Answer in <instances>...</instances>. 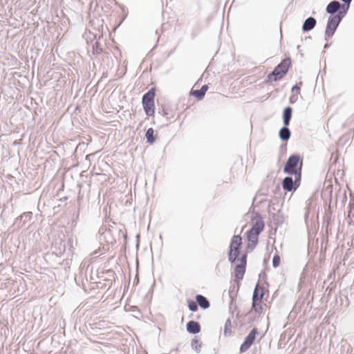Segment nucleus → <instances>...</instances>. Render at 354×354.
<instances>
[{
  "instance_id": "bb28decb",
  "label": "nucleus",
  "mask_w": 354,
  "mask_h": 354,
  "mask_svg": "<svg viewBox=\"0 0 354 354\" xmlns=\"http://www.w3.org/2000/svg\"><path fill=\"white\" fill-rule=\"evenodd\" d=\"M190 94L196 97L198 100H201L205 96L204 93L201 89L192 90Z\"/></svg>"
},
{
  "instance_id": "7c9ffc66",
  "label": "nucleus",
  "mask_w": 354,
  "mask_h": 354,
  "mask_svg": "<svg viewBox=\"0 0 354 354\" xmlns=\"http://www.w3.org/2000/svg\"><path fill=\"white\" fill-rule=\"evenodd\" d=\"M236 295V293L234 292V290H231V289L229 290V297L230 298V308H231V306L233 304Z\"/></svg>"
},
{
  "instance_id": "9d476101",
  "label": "nucleus",
  "mask_w": 354,
  "mask_h": 354,
  "mask_svg": "<svg viewBox=\"0 0 354 354\" xmlns=\"http://www.w3.org/2000/svg\"><path fill=\"white\" fill-rule=\"evenodd\" d=\"M100 241H104L108 245H114L116 243V240L113 236V232L110 229H105L100 234Z\"/></svg>"
},
{
  "instance_id": "603ef678",
  "label": "nucleus",
  "mask_w": 354,
  "mask_h": 354,
  "mask_svg": "<svg viewBox=\"0 0 354 354\" xmlns=\"http://www.w3.org/2000/svg\"><path fill=\"white\" fill-rule=\"evenodd\" d=\"M328 47H329V44H325V46H324V48H328Z\"/></svg>"
},
{
  "instance_id": "9b49d317",
  "label": "nucleus",
  "mask_w": 354,
  "mask_h": 354,
  "mask_svg": "<svg viewBox=\"0 0 354 354\" xmlns=\"http://www.w3.org/2000/svg\"><path fill=\"white\" fill-rule=\"evenodd\" d=\"M186 330L189 334L196 335L201 332V326L199 322L191 320L187 323Z\"/></svg>"
},
{
  "instance_id": "e433bc0d",
  "label": "nucleus",
  "mask_w": 354,
  "mask_h": 354,
  "mask_svg": "<svg viewBox=\"0 0 354 354\" xmlns=\"http://www.w3.org/2000/svg\"><path fill=\"white\" fill-rule=\"evenodd\" d=\"M157 114L160 115L161 116H167L168 113L164 109H162L161 111H158Z\"/></svg>"
},
{
  "instance_id": "f8f14e48",
  "label": "nucleus",
  "mask_w": 354,
  "mask_h": 354,
  "mask_svg": "<svg viewBox=\"0 0 354 354\" xmlns=\"http://www.w3.org/2000/svg\"><path fill=\"white\" fill-rule=\"evenodd\" d=\"M32 216L31 212H26L23 213L20 216L15 218V224L18 225V227H22L28 221H29Z\"/></svg>"
},
{
  "instance_id": "4c0bfd02",
  "label": "nucleus",
  "mask_w": 354,
  "mask_h": 354,
  "mask_svg": "<svg viewBox=\"0 0 354 354\" xmlns=\"http://www.w3.org/2000/svg\"><path fill=\"white\" fill-rule=\"evenodd\" d=\"M96 283V286L98 288H104V282L101 281H97V282H95Z\"/></svg>"
},
{
  "instance_id": "f3484780",
  "label": "nucleus",
  "mask_w": 354,
  "mask_h": 354,
  "mask_svg": "<svg viewBox=\"0 0 354 354\" xmlns=\"http://www.w3.org/2000/svg\"><path fill=\"white\" fill-rule=\"evenodd\" d=\"M13 213V205L11 201H8L6 204L3 205V209L1 210V218L3 220L7 219Z\"/></svg>"
},
{
  "instance_id": "c756f323",
  "label": "nucleus",
  "mask_w": 354,
  "mask_h": 354,
  "mask_svg": "<svg viewBox=\"0 0 354 354\" xmlns=\"http://www.w3.org/2000/svg\"><path fill=\"white\" fill-rule=\"evenodd\" d=\"M281 262V259L279 254H276L274 255L272 259V266L274 268H277L279 266Z\"/></svg>"
},
{
  "instance_id": "a19ab883",
  "label": "nucleus",
  "mask_w": 354,
  "mask_h": 354,
  "mask_svg": "<svg viewBox=\"0 0 354 354\" xmlns=\"http://www.w3.org/2000/svg\"><path fill=\"white\" fill-rule=\"evenodd\" d=\"M281 151H286L287 149V145L286 144H282L280 147Z\"/></svg>"
},
{
  "instance_id": "6e6552de",
  "label": "nucleus",
  "mask_w": 354,
  "mask_h": 354,
  "mask_svg": "<svg viewBox=\"0 0 354 354\" xmlns=\"http://www.w3.org/2000/svg\"><path fill=\"white\" fill-rule=\"evenodd\" d=\"M258 334L259 330L256 327L253 328L250 331L240 346L239 351L241 353L246 352L251 347V346L254 343L256 337Z\"/></svg>"
},
{
  "instance_id": "dca6fc26",
  "label": "nucleus",
  "mask_w": 354,
  "mask_h": 354,
  "mask_svg": "<svg viewBox=\"0 0 354 354\" xmlns=\"http://www.w3.org/2000/svg\"><path fill=\"white\" fill-rule=\"evenodd\" d=\"M317 21L313 17H308L304 22L302 30L304 32H308L313 30L316 26Z\"/></svg>"
},
{
  "instance_id": "4468645a",
  "label": "nucleus",
  "mask_w": 354,
  "mask_h": 354,
  "mask_svg": "<svg viewBox=\"0 0 354 354\" xmlns=\"http://www.w3.org/2000/svg\"><path fill=\"white\" fill-rule=\"evenodd\" d=\"M264 295L265 291L263 288L257 283L253 291L252 301H261Z\"/></svg>"
},
{
  "instance_id": "f704fd0d",
  "label": "nucleus",
  "mask_w": 354,
  "mask_h": 354,
  "mask_svg": "<svg viewBox=\"0 0 354 354\" xmlns=\"http://www.w3.org/2000/svg\"><path fill=\"white\" fill-rule=\"evenodd\" d=\"M37 139V137L35 136V134H29V136H28V140H29V142H32V145H35V142Z\"/></svg>"
},
{
  "instance_id": "37998d69",
  "label": "nucleus",
  "mask_w": 354,
  "mask_h": 354,
  "mask_svg": "<svg viewBox=\"0 0 354 354\" xmlns=\"http://www.w3.org/2000/svg\"><path fill=\"white\" fill-rule=\"evenodd\" d=\"M98 44H99L98 42H95V44L93 45V48L95 47V46L96 47L95 50H96L97 53H99L100 51L101 50V49L100 50H98Z\"/></svg>"
},
{
  "instance_id": "de8ad7c7",
  "label": "nucleus",
  "mask_w": 354,
  "mask_h": 354,
  "mask_svg": "<svg viewBox=\"0 0 354 354\" xmlns=\"http://www.w3.org/2000/svg\"><path fill=\"white\" fill-rule=\"evenodd\" d=\"M65 254H66L67 258H68L69 256H71V254H68V247H66V253H65Z\"/></svg>"
},
{
  "instance_id": "2eb2a0df",
  "label": "nucleus",
  "mask_w": 354,
  "mask_h": 354,
  "mask_svg": "<svg viewBox=\"0 0 354 354\" xmlns=\"http://www.w3.org/2000/svg\"><path fill=\"white\" fill-rule=\"evenodd\" d=\"M102 274H106V277L105 278H103V276H100L97 274V277L99 279H102V280L103 281L109 282V284H107L108 289L110 288V287L112 285L113 281H115V272L111 269H109V270H106L105 272H102Z\"/></svg>"
},
{
  "instance_id": "473e14b6",
  "label": "nucleus",
  "mask_w": 354,
  "mask_h": 354,
  "mask_svg": "<svg viewBox=\"0 0 354 354\" xmlns=\"http://www.w3.org/2000/svg\"><path fill=\"white\" fill-rule=\"evenodd\" d=\"M300 88L297 84H295L292 88V94H295L297 95V94L299 93Z\"/></svg>"
},
{
  "instance_id": "b1692460",
  "label": "nucleus",
  "mask_w": 354,
  "mask_h": 354,
  "mask_svg": "<svg viewBox=\"0 0 354 354\" xmlns=\"http://www.w3.org/2000/svg\"><path fill=\"white\" fill-rule=\"evenodd\" d=\"M232 333V322L231 319L228 318L224 326L223 334L225 336L227 337Z\"/></svg>"
},
{
  "instance_id": "6e6d98bb",
  "label": "nucleus",
  "mask_w": 354,
  "mask_h": 354,
  "mask_svg": "<svg viewBox=\"0 0 354 354\" xmlns=\"http://www.w3.org/2000/svg\"><path fill=\"white\" fill-rule=\"evenodd\" d=\"M1 289H3V283H2L1 284Z\"/></svg>"
},
{
  "instance_id": "a211bd4d",
  "label": "nucleus",
  "mask_w": 354,
  "mask_h": 354,
  "mask_svg": "<svg viewBox=\"0 0 354 354\" xmlns=\"http://www.w3.org/2000/svg\"><path fill=\"white\" fill-rule=\"evenodd\" d=\"M195 299L197 301L198 305L201 308L206 310L209 308L210 303L208 299L203 295H196Z\"/></svg>"
},
{
  "instance_id": "72a5a7b5",
  "label": "nucleus",
  "mask_w": 354,
  "mask_h": 354,
  "mask_svg": "<svg viewBox=\"0 0 354 354\" xmlns=\"http://www.w3.org/2000/svg\"><path fill=\"white\" fill-rule=\"evenodd\" d=\"M246 317H248V319L250 323L253 322L255 320V317L252 316V313L251 311L246 314Z\"/></svg>"
},
{
  "instance_id": "4be33fe9",
  "label": "nucleus",
  "mask_w": 354,
  "mask_h": 354,
  "mask_svg": "<svg viewBox=\"0 0 354 354\" xmlns=\"http://www.w3.org/2000/svg\"><path fill=\"white\" fill-rule=\"evenodd\" d=\"M281 212V210L279 209L278 211L277 214H272V218L274 224H275L277 226L281 225L283 223V217L279 214Z\"/></svg>"
},
{
  "instance_id": "f03ea898",
  "label": "nucleus",
  "mask_w": 354,
  "mask_h": 354,
  "mask_svg": "<svg viewBox=\"0 0 354 354\" xmlns=\"http://www.w3.org/2000/svg\"><path fill=\"white\" fill-rule=\"evenodd\" d=\"M303 167V158L297 153L292 154L286 160L283 171L288 175H301Z\"/></svg>"
},
{
  "instance_id": "2f4dec72",
  "label": "nucleus",
  "mask_w": 354,
  "mask_h": 354,
  "mask_svg": "<svg viewBox=\"0 0 354 354\" xmlns=\"http://www.w3.org/2000/svg\"><path fill=\"white\" fill-rule=\"evenodd\" d=\"M291 135L292 134H279L280 139L283 142L288 141L290 139Z\"/></svg>"
},
{
  "instance_id": "6ab92c4d",
  "label": "nucleus",
  "mask_w": 354,
  "mask_h": 354,
  "mask_svg": "<svg viewBox=\"0 0 354 354\" xmlns=\"http://www.w3.org/2000/svg\"><path fill=\"white\" fill-rule=\"evenodd\" d=\"M191 347L197 353H199L201 352V349L202 347V342H201L200 338L198 336H195L192 339Z\"/></svg>"
},
{
  "instance_id": "58836bf2",
  "label": "nucleus",
  "mask_w": 354,
  "mask_h": 354,
  "mask_svg": "<svg viewBox=\"0 0 354 354\" xmlns=\"http://www.w3.org/2000/svg\"><path fill=\"white\" fill-rule=\"evenodd\" d=\"M297 100V95L295 94H292L290 97V101L291 103L295 102Z\"/></svg>"
},
{
  "instance_id": "20e7f679",
  "label": "nucleus",
  "mask_w": 354,
  "mask_h": 354,
  "mask_svg": "<svg viewBox=\"0 0 354 354\" xmlns=\"http://www.w3.org/2000/svg\"><path fill=\"white\" fill-rule=\"evenodd\" d=\"M290 59L286 58L279 64L267 77V82H277L287 73L290 65Z\"/></svg>"
},
{
  "instance_id": "412c9836",
  "label": "nucleus",
  "mask_w": 354,
  "mask_h": 354,
  "mask_svg": "<svg viewBox=\"0 0 354 354\" xmlns=\"http://www.w3.org/2000/svg\"><path fill=\"white\" fill-rule=\"evenodd\" d=\"M246 236L248 241V243L247 245V250L248 252H252L258 244V238L254 237V239H252V237L250 238V236Z\"/></svg>"
},
{
  "instance_id": "3c124183",
  "label": "nucleus",
  "mask_w": 354,
  "mask_h": 354,
  "mask_svg": "<svg viewBox=\"0 0 354 354\" xmlns=\"http://www.w3.org/2000/svg\"><path fill=\"white\" fill-rule=\"evenodd\" d=\"M279 189H280V187H279V185H277V186L276 187V191H278V190H279Z\"/></svg>"
},
{
  "instance_id": "8fccbe9b",
  "label": "nucleus",
  "mask_w": 354,
  "mask_h": 354,
  "mask_svg": "<svg viewBox=\"0 0 354 354\" xmlns=\"http://www.w3.org/2000/svg\"><path fill=\"white\" fill-rule=\"evenodd\" d=\"M92 155H93V154L87 155V156H86V160H88V159H89V157H90V156H91Z\"/></svg>"
},
{
  "instance_id": "aec40b11",
  "label": "nucleus",
  "mask_w": 354,
  "mask_h": 354,
  "mask_svg": "<svg viewBox=\"0 0 354 354\" xmlns=\"http://www.w3.org/2000/svg\"><path fill=\"white\" fill-rule=\"evenodd\" d=\"M292 108L290 106H288L284 109L283 113V123L286 126L289 124L290 120L291 119L292 116Z\"/></svg>"
},
{
  "instance_id": "0eeeda50",
  "label": "nucleus",
  "mask_w": 354,
  "mask_h": 354,
  "mask_svg": "<svg viewBox=\"0 0 354 354\" xmlns=\"http://www.w3.org/2000/svg\"><path fill=\"white\" fill-rule=\"evenodd\" d=\"M295 179L290 176H286L282 182L281 186L283 190L286 192H295L297 189L301 184V175H293Z\"/></svg>"
},
{
  "instance_id": "ea45409f",
  "label": "nucleus",
  "mask_w": 354,
  "mask_h": 354,
  "mask_svg": "<svg viewBox=\"0 0 354 354\" xmlns=\"http://www.w3.org/2000/svg\"><path fill=\"white\" fill-rule=\"evenodd\" d=\"M208 89V86L207 85H203L202 86V87L201 88V90L204 93V94L205 95V93L206 91H207Z\"/></svg>"
},
{
  "instance_id": "f257e3e1",
  "label": "nucleus",
  "mask_w": 354,
  "mask_h": 354,
  "mask_svg": "<svg viewBox=\"0 0 354 354\" xmlns=\"http://www.w3.org/2000/svg\"><path fill=\"white\" fill-rule=\"evenodd\" d=\"M242 238L240 235H234L230 241L227 258L232 264L239 261L234 269V277L236 282L243 279L247 267V252L241 253Z\"/></svg>"
},
{
  "instance_id": "864d4df0",
  "label": "nucleus",
  "mask_w": 354,
  "mask_h": 354,
  "mask_svg": "<svg viewBox=\"0 0 354 354\" xmlns=\"http://www.w3.org/2000/svg\"><path fill=\"white\" fill-rule=\"evenodd\" d=\"M79 214H80V209H78L77 212V218H78Z\"/></svg>"
},
{
  "instance_id": "cd10ccee",
  "label": "nucleus",
  "mask_w": 354,
  "mask_h": 354,
  "mask_svg": "<svg viewBox=\"0 0 354 354\" xmlns=\"http://www.w3.org/2000/svg\"><path fill=\"white\" fill-rule=\"evenodd\" d=\"M348 8L349 7H348V5H346V8H344H344H341V9L338 11L337 14L335 15L334 16L335 17H338L339 18L340 21H342V19L344 18V17L347 13Z\"/></svg>"
},
{
  "instance_id": "49530a36",
  "label": "nucleus",
  "mask_w": 354,
  "mask_h": 354,
  "mask_svg": "<svg viewBox=\"0 0 354 354\" xmlns=\"http://www.w3.org/2000/svg\"><path fill=\"white\" fill-rule=\"evenodd\" d=\"M308 216V209L306 208V211L305 213V218L306 219Z\"/></svg>"
},
{
  "instance_id": "393cba45",
  "label": "nucleus",
  "mask_w": 354,
  "mask_h": 354,
  "mask_svg": "<svg viewBox=\"0 0 354 354\" xmlns=\"http://www.w3.org/2000/svg\"><path fill=\"white\" fill-rule=\"evenodd\" d=\"M252 308L256 313L261 314L263 310L261 301H252Z\"/></svg>"
},
{
  "instance_id": "423d86ee",
  "label": "nucleus",
  "mask_w": 354,
  "mask_h": 354,
  "mask_svg": "<svg viewBox=\"0 0 354 354\" xmlns=\"http://www.w3.org/2000/svg\"><path fill=\"white\" fill-rule=\"evenodd\" d=\"M156 92L154 88H151L142 96V103L144 110L148 116L154 114V97Z\"/></svg>"
},
{
  "instance_id": "5701e85b",
  "label": "nucleus",
  "mask_w": 354,
  "mask_h": 354,
  "mask_svg": "<svg viewBox=\"0 0 354 354\" xmlns=\"http://www.w3.org/2000/svg\"><path fill=\"white\" fill-rule=\"evenodd\" d=\"M349 134H343L342 136L339 138L337 141L336 142L337 145L339 147H344L349 142Z\"/></svg>"
},
{
  "instance_id": "a18cd8bd",
  "label": "nucleus",
  "mask_w": 354,
  "mask_h": 354,
  "mask_svg": "<svg viewBox=\"0 0 354 354\" xmlns=\"http://www.w3.org/2000/svg\"><path fill=\"white\" fill-rule=\"evenodd\" d=\"M146 133H153V129L152 128H149L147 130Z\"/></svg>"
},
{
  "instance_id": "ddd939ff",
  "label": "nucleus",
  "mask_w": 354,
  "mask_h": 354,
  "mask_svg": "<svg viewBox=\"0 0 354 354\" xmlns=\"http://www.w3.org/2000/svg\"><path fill=\"white\" fill-rule=\"evenodd\" d=\"M341 8H344V5H342L339 1L335 0L330 1L327 5L326 11L327 13L333 16L341 9Z\"/></svg>"
},
{
  "instance_id": "1a4fd4ad",
  "label": "nucleus",
  "mask_w": 354,
  "mask_h": 354,
  "mask_svg": "<svg viewBox=\"0 0 354 354\" xmlns=\"http://www.w3.org/2000/svg\"><path fill=\"white\" fill-rule=\"evenodd\" d=\"M341 21L338 17L330 16L326 24L325 30V39L327 40L333 36Z\"/></svg>"
},
{
  "instance_id": "39448f33",
  "label": "nucleus",
  "mask_w": 354,
  "mask_h": 354,
  "mask_svg": "<svg viewBox=\"0 0 354 354\" xmlns=\"http://www.w3.org/2000/svg\"><path fill=\"white\" fill-rule=\"evenodd\" d=\"M252 225L250 229L246 232V236L254 239L259 238V234L263 230L265 224L262 216L258 212L255 213L254 216H252Z\"/></svg>"
},
{
  "instance_id": "c85d7f7f",
  "label": "nucleus",
  "mask_w": 354,
  "mask_h": 354,
  "mask_svg": "<svg viewBox=\"0 0 354 354\" xmlns=\"http://www.w3.org/2000/svg\"><path fill=\"white\" fill-rule=\"evenodd\" d=\"M147 139V142L149 145H153L157 140V134H145Z\"/></svg>"
},
{
  "instance_id": "09e8293b",
  "label": "nucleus",
  "mask_w": 354,
  "mask_h": 354,
  "mask_svg": "<svg viewBox=\"0 0 354 354\" xmlns=\"http://www.w3.org/2000/svg\"><path fill=\"white\" fill-rule=\"evenodd\" d=\"M104 288H106V287H108L107 284H109V283L106 282V281H104Z\"/></svg>"
},
{
  "instance_id": "79ce46f5",
  "label": "nucleus",
  "mask_w": 354,
  "mask_h": 354,
  "mask_svg": "<svg viewBox=\"0 0 354 354\" xmlns=\"http://www.w3.org/2000/svg\"><path fill=\"white\" fill-rule=\"evenodd\" d=\"M341 1H343L344 3V4L348 5V7H349L350 3L353 0H341Z\"/></svg>"
},
{
  "instance_id": "7ed1b4c3",
  "label": "nucleus",
  "mask_w": 354,
  "mask_h": 354,
  "mask_svg": "<svg viewBox=\"0 0 354 354\" xmlns=\"http://www.w3.org/2000/svg\"><path fill=\"white\" fill-rule=\"evenodd\" d=\"M66 247H68V254L73 253V239L72 237L68 238L67 240H62L60 238L55 239L52 243L51 249L53 254L57 257H62L66 253Z\"/></svg>"
},
{
  "instance_id": "5fc2aeb1",
  "label": "nucleus",
  "mask_w": 354,
  "mask_h": 354,
  "mask_svg": "<svg viewBox=\"0 0 354 354\" xmlns=\"http://www.w3.org/2000/svg\"><path fill=\"white\" fill-rule=\"evenodd\" d=\"M26 135H27V134H25V133L21 134V138H25V136H26Z\"/></svg>"
},
{
  "instance_id": "a878e982",
  "label": "nucleus",
  "mask_w": 354,
  "mask_h": 354,
  "mask_svg": "<svg viewBox=\"0 0 354 354\" xmlns=\"http://www.w3.org/2000/svg\"><path fill=\"white\" fill-rule=\"evenodd\" d=\"M198 304L196 300L194 301L192 299H188L187 300V307L189 310L192 312H196L198 310Z\"/></svg>"
},
{
  "instance_id": "c03bdc74",
  "label": "nucleus",
  "mask_w": 354,
  "mask_h": 354,
  "mask_svg": "<svg viewBox=\"0 0 354 354\" xmlns=\"http://www.w3.org/2000/svg\"><path fill=\"white\" fill-rule=\"evenodd\" d=\"M1 326L3 325L6 326L8 324V322L5 321V320H1Z\"/></svg>"
},
{
  "instance_id": "c9c22d12",
  "label": "nucleus",
  "mask_w": 354,
  "mask_h": 354,
  "mask_svg": "<svg viewBox=\"0 0 354 354\" xmlns=\"http://www.w3.org/2000/svg\"><path fill=\"white\" fill-rule=\"evenodd\" d=\"M279 133H290V131L288 127H283L279 129Z\"/></svg>"
}]
</instances>
